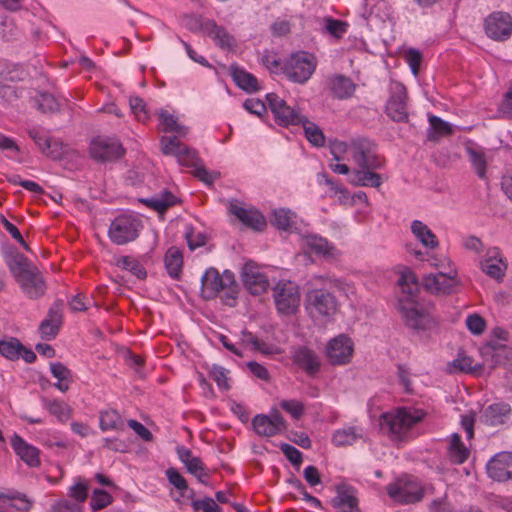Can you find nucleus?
I'll return each instance as SVG.
<instances>
[{"label": "nucleus", "mask_w": 512, "mask_h": 512, "mask_svg": "<svg viewBox=\"0 0 512 512\" xmlns=\"http://www.w3.org/2000/svg\"><path fill=\"white\" fill-rule=\"evenodd\" d=\"M348 154L357 166L350 173V183L359 187H380L382 177L375 170L381 169L384 161L378 155L376 145L366 138L353 139Z\"/></svg>", "instance_id": "nucleus-1"}, {"label": "nucleus", "mask_w": 512, "mask_h": 512, "mask_svg": "<svg viewBox=\"0 0 512 512\" xmlns=\"http://www.w3.org/2000/svg\"><path fill=\"white\" fill-rule=\"evenodd\" d=\"M401 295L398 310L405 325L413 330H427L434 324L428 309L418 300L419 285L413 273H403L398 280Z\"/></svg>", "instance_id": "nucleus-2"}, {"label": "nucleus", "mask_w": 512, "mask_h": 512, "mask_svg": "<svg viewBox=\"0 0 512 512\" xmlns=\"http://www.w3.org/2000/svg\"><path fill=\"white\" fill-rule=\"evenodd\" d=\"M12 275L23 293L30 299H38L46 291V283L39 269L22 254H16L8 263Z\"/></svg>", "instance_id": "nucleus-3"}, {"label": "nucleus", "mask_w": 512, "mask_h": 512, "mask_svg": "<svg viewBox=\"0 0 512 512\" xmlns=\"http://www.w3.org/2000/svg\"><path fill=\"white\" fill-rule=\"evenodd\" d=\"M161 150L165 155H172L177 158L180 165L194 168V176L206 184H212L219 173L209 172L202 164L197 152L182 142L177 137L161 138Z\"/></svg>", "instance_id": "nucleus-4"}, {"label": "nucleus", "mask_w": 512, "mask_h": 512, "mask_svg": "<svg viewBox=\"0 0 512 512\" xmlns=\"http://www.w3.org/2000/svg\"><path fill=\"white\" fill-rule=\"evenodd\" d=\"M201 284L205 299H212L222 293L225 303L234 306L239 287L231 271L225 270L220 274L215 268H209L202 276Z\"/></svg>", "instance_id": "nucleus-5"}, {"label": "nucleus", "mask_w": 512, "mask_h": 512, "mask_svg": "<svg viewBox=\"0 0 512 512\" xmlns=\"http://www.w3.org/2000/svg\"><path fill=\"white\" fill-rule=\"evenodd\" d=\"M424 417L421 410L400 408L381 415L379 424L381 430L393 439H402L407 432Z\"/></svg>", "instance_id": "nucleus-6"}, {"label": "nucleus", "mask_w": 512, "mask_h": 512, "mask_svg": "<svg viewBox=\"0 0 512 512\" xmlns=\"http://www.w3.org/2000/svg\"><path fill=\"white\" fill-rule=\"evenodd\" d=\"M389 497L401 504H414L422 500L424 495L433 494L432 485L421 486L412 477H401L390 483L387 488Z\"/></svg>", "instance_id": "nucleus-7"}, {"label": "nucleus", "mask_w": 512, "mask_h": 512, "mask_svg": "<svg viewBox=\"0 0 512 512\" xmlns=\"http://www.w3.org/2000/svg\"><path fill=\"white\" fill-rule=\"evenodd\" d=\"M316 69L315 58L307 52H297L288 57L281 67V72L288 80L297 84L306 83Z\"/></svg>", "instance_id": "nucleus-8"}, {"label": "nucleus", "mask_w": 512, "mask_h": 512, "mask_svg": "<svg viewBox=\"0 0 512 512\" xmlns=\"http://www.w3.org/2000/svg\"><path fill=\"white\" fill-rule=\"evenodd\" d=\"M142 228V221L138 217L123 214L111 222L108 236L114 244L125 245L136 240Z\"/></svg>", "instance_id": "nucleus-9"}, {"label": "nucleus", "mask_w": 512, "mask_h": 512, "mask_svg": "<svg viewBox=\"0 0 512 512\" xmlns=\"http://www.w3.org/2000/svg\"><path fill=\"white\" fill-rule=\"evenodd\" d=\"M274 302L281 314H292L300 305L298 286L291 282H279L273 289Z\"/></svg>", "instance_id": "nucleus-10"}, {"label": "nucleus", "mask_w": 512, "mask_h": 512, "mask_svg": "<svg viewBox=\"0 0 512 512\" xmlns=\"http://www.w3.org/2000/svg\"><path fill=\"white\" fill-rule=\"evenodd\" d=\"M306 309L312 316H331L337 310V301L324 288H313L306 295Z\"/></svg>", "instance_id": "nucleus-11"}, {"label": "nucleus", "mask_w": 512, "mask_h": 512, "mask_svg": "<svg viewBox=\"0 0 512 512\" xmlns=\"http://www.w3.org/2000/svg\"><path fill=\"white\" fill-rule=\"evenodd\" d=\"M268 106L274 115L275 121L284 127L289 125H300L303 121L304 115L298 110L289 106L283 99L275 93H268L266 95Z\"/></svg>", "instance_id": "nucleus-12"}, {"label": "nucleus", "mask_w": 512, "mask_h": 512, "mask_svg": "<svg viewBox=\"0 0 512 512\" xmlns=\"http://www.w3.org/2000/svg\"><path fill=\"white\" fill-rule=\"evenodd\" d=\"M386 114L395 122L408 121L407 90L403 84H392L386 103Z\"/></svg>", "instance_id": "nucleus-13"}, {"label": "nucleus", "mask_w": 512, "mask_h": 512, "mask_svg": "<svg viewBox=\"0 0 512 512\" xmlns=\"http://www.w3.org/2000/svg\"><path fill=\"white\" fill-rule=\"evenodd\" d=\"M125 150L115 138L98 137L91 141L90 156L98 162H111L123 156Z\"/></svg>", "instance_id": "nucleus-14"}, {"label": "nucleus", "mask_w": 512, "mask_h": 512, "mask_svg": "<svg viewBox=\"0 0 512 512\" xmlns=\"http://www.w3.org/2000/svg\"><path fill=\"white\" fill-rule=\"evenodd\" d=\"M457 285V271L455 268H449L448 271H438L436 274H428L423 278L425 289L435 294H450Z\"/></svg>", "instance_id": "nucleus-15"}, {"label": "nucleus", "mask_w": 512, "mask_h": 512, "mask_svg": "<svg viewBox=\"0 0 512 512\" xmlns=\"http://www.w3.org/2000/svg\"><path fill=\"white\" fill-rule=\"evenodd\" d=\"M487 36L496 41H505L512 34V18L508 13L493 12L485 19Z\"/></svg>", "instance_id": "nucleus-16"}, {"label": "nucleus", "mask_w": 512, "mask_h": 512, "mask_svg": "<svg viewBox=\"0 0 512 512\" xmlns=\"http://www.w3.org/2000/svg\"><path fill=\"white\" fill-rule=\"evenodd\" d=\"M353 350L352 340L341 334L328 342L326 356L332 365H344L350 362Z\"/></svg>", "instance_id": "nucleus-17"}, {"label": "nucleus", "mask_w": 512, "mask_h": 512, "mask_svg": "<svg viewBox=\"0 0 512 512\" xmlns=\"http://www.w3.org/2000/svg\"><path fill=\"white\" fill-rule=\"evenodd\" d=\"M241 278L245 288L252 295H261L266 292L269 282L265 274L254 262H246L241 271Z\"/></svg>", "instance_id": "nucleus-18"}, {"label": "nucleus", "mask_w": 512, "mask_h": 512, "mask_svg": "<svg viewBox=\"0 0 512 512\" xmlns=\"http://www.w3.org/2000/svg\"><path fill=\"white\" fill-rule=\"evenodd\" d=\"M487 473L499 482L512 479V453L502 452L494 456L487 464Z\"/></svg>", "instance_id": "nucleus-19"}, {"label": "nucleus", "mask_w": 512, "mask_h": 512, "mask_svg": "<svg viewBox=\"0 0 512 512\" xmlns=\"http://www.w3.org/2000/svg\"><path fill=\"white\" fill-rule=\"evenodd\" d=\"M27 133L39 147L40 151L47 157L58 159L63 154L62 144L58 141H53L44 130L38 127H31L27 130Z\"/></svg>", "instance_id": "nucleus-20"}, {"label": "nucleus", "mask_w": 512, "mask_h": 512, "mask_svg": "<svg viewBox=\"0 0 512 512\" xmlns=\"http://www.w3.org/2000/svg\"><path fill=\"white\" fill-rule=\"evenodd\" d=\"M201 29L204 34L210 37L220 48L231 50L236 47L235 38L225 27L217 25L214 20L207 19L203 21L201 23Z\"/></svg>", "instance_id": "nucleus-21"}, {"label": "nucleus", "mask_w": 512, "mask_h": 512, "mask_svg": "<svg viewBox=\"0 0 512 512\" xmlns=\"http://www.w3.org/2000/svg\"><path fill=\"white\" fill-rule=\"evenodd\" d=\"M292 360L294 364L304 370L309 376L316 375L321 367L318 355L313 350L305 346H300L294 349Z\"/></svg>", "instance_id": "nucleus-22"}, {"label": "nucleus", "mask_w": 512, "mask_h": 512, "mask_svg": "<svg viewBox=\"0 0 512 512\" xmlns=\"http://www.w3.org/2000/svg\"><path fill=\"white\" fill-rule=\"evenodd\" d=\"M326 87L331 96L339 100L351 98L356 90L355 83L349 77L340 74L329 76Z\"/></svg>", "instance_id": "nucleus-23"}, {"label": "nucleus", "mask_w": 512, "mask_h": 512, "mask_svg": "<svg viewBox=\"0 0 512 512\" xmlns=\"http://www.w3.org/2000/svg\"><path fill=\"white\" fill-rule=\"evenodd\" d=\"M62 324V313L60 304L55 303L48 312L47 317L41 322L39 331L42 338L51 340L58 334Z\"/></svg>", "instance_id": "nucleus-24"}, {"label": "nucleus", "mask_w": 512, "mask_h": 512, "mask_svg": "<svg viewBox=\"0 0 512 512\" xmlns=\"http://www.w3.org/2000/svg\"><path fill=\"white\" fill-rule=\"evenodd\" d=\"M177 454L188 472L196 476L201 483H205L208 475L205 472L201 459L193 456L191 450L184 446H179L177 448Z\"/></svg>", "instance_id": "nucleus-25"}, {"label": "nucleus", "mask_w": 512, "mask_h": 512, "mask_svg": "<svg viewBox=\"0 0 512 512\" xmlns=\"http://www.w3.org/2000/svg\"><path fill=\"white\" fill-rule=\"evenodd\" d=\"M11 445L15 453L30 467H37L40 465L39 450L25 442L20 436L14 435L11 440Z\"/></svg>", "instance_id": "nucleus-26"}, {"label": "nucleus", "mask_w": 512, "mask_h": 512, "mask_svg": "<svg viewBox=\"0 0 512 512\" xmlns=\"http://www.w3.org/2000/svg\"><path fill=\"white\" fill-rule=\"evenodd\" d=\"M230 212L247 227L255 230H262L266 226V221L263 215L257 210L246 209L232 204L230 206Z\"/></svg>", "instance_id": "nucleus-27"}, {"label": "nucleus", "mask_w": 512, "mask_h": 512, "mask_svg": "<svg viewBox=\"0 0 512 512\" xmlns=\"http://www.w3.org/2000/svg\"><path fill=\"white\" fill-rule=\"evenodd\" d=\"M511 413L508 403L497 402L489 405L482 413V421L490 426L501 425L506 422Z\"/></svg>", "instance_id": "nucleus-28"}, {"label": "nucleus", "mask_w": 512, "mask_h": 512, "mask_svg": "<svg viewBox=\"0 0 512 512\" xmlns=\"http://www.w3.org/2000/svg\"><path fill=\"white\" fill-rule=\"evenodd\" d=\"M304 245L311 252L324 258H336L339 255L338 250L327 241V239L318 235H307L303 239Z\"/></svg>", "instance_id": "nucleus-29"}, {"label": "nucleus", "mask_w": 512, "mask_h": 512, "mask_svg": "<svg viewBox=\"0 0 512 512\" xmlns=\"http://www.w3.org/2000/svg\"><path fill=\"white\" fill-rule=\"evenodd\" d=\"M364 438V430L359 426H344L332 435V443L336 447L350 446Z\"/></svg>", "instance_id": "nucleus-30"}, {"label": "nucleus", "mask_w": 512, "mask_h": 512, "mask_svg": "<svg viewBox=\"0 0 512 512\" xmlns=\"http://www.w3.org/2000/svg\"><path fill=\"white\" fill-rule=\"evenodd\" d=\"M333 505L337 508H342L340 512H359L358 501L353 494L352 489L348 487H340L337 490V495L333 499Z\"/></svg>", "instance_id": "nucleus-31"}, {"label": "nucleus", "mask_w": 512, "mask_h": 512, "mask_svg": "<svg viewBox=\"0 0 512 512\" xmlns=\"http://www.w3.org/2000/svg\"><path fill=\"white\" fill-rule=\"evenodd\" d=\"M429 130L427 138L429 141L436 142L441 137L450 136L453 133L452 125L438 116L429 114L428 115Z\"/></svg>", "instance_id": "nucleus-32"}, {"label": "nucleus", "mask_w": 512, "mask_h": 512, "mask_svg": "<svg viewBox=\"0 0 512 512\" xmlns=\"http://www.w3.org/2000/svg\"><path fill=\"white\" fill-rule=\"evenodd\" d=\"M411 232L422 243L423 246L434 249L438 246L436 235L422 221L414 220L411 223Z\"/></svg>", "instance_id": "nucleus-33"}, {"label": "nucleus", "mask_w": 512, "mask_h": 512, "mask_svg": "<svg viewBox=\"0 0 512 512\" xmlns=\"http://www.w3.org/2000/svg\"><path fill=\"white\" fill-rule=\"evenodd\" d=\"M469 456V450L465 447L461 441L459 434L454 433L451 435L449 446H448V457L454 464L464 463Z\"/></svg>", "instance_id": "nucleus-34"}, {"label": "nucleus", "mask_w": 512, "mask_h": 512, "mask_svg": "<svg viewBox=\"0 0 512 512\" xmlns=\"http://www.w3.org/2000/svg\"><path fill=\"white\" fill-rule=\"evenodd\" d=\"M164 263L168 274L172 278L178 279L183 266V256L181 251L175 247L169 248L166 252Z\"/></svg>", "instance_id": "nucleus-35"}, {"label": "nucleus", "mask_w": 512, "mask_h": 512, "mask_svg": "<svg viewBox=\"0 0 512 512\" xmlns=\"http://www.w3.org/2000/svg\"><path fill=\"white\" fill-rule=\"evenodd\" d=\"M141 201L147 207H150L155 211L162 213L166 211L169 207L176 204L177 198L171 192L165 190L163 193L159 195L147 199H142Z\"/></svg>", "instance_id": "nucleus-36"}, {"label": "nucleus", "mask_w": 512, "mask_h": 512, "mask_svg": "<svg viewBox=\"0 0 512 512\" xmlns=\"http://www.w3.org/2000/svg\"><path fill=\"white\" fill-rule=\"evenodd\" d=\"M99 426L102 431H119L124 429V421L116 410L108 409L100 412Z\"/></svg>", "instance_id": "nucleus-37"}, {"label": "nucleus", "mask_w": 512, "mask_h": 512, "mask_svg": "<svg viewBox=\"0 0 512 512\" xmlns=\"http://www.w3.org/2000/svg\"><path fill=\"white\" fill-rule=\"evenodd\" d=\"M232 77L236 85L246 92H256L259 90L257 78L243 69H233Z\"/></svg>", "instance_id": "nucleus-38"}, {"label": "nucleus", "mask_w": 512, "mask_h": 512, "mask_svg": "<svg viewBox=\"0 0 512 512\" xmlns=\"http://www.w3.org/2000/svg\"><path fill=\"white\" fill-rule=\"evenodd\" d=\"M300 125L304 129L305 136L307 140L314 146L320 147L325 143V136L318 125L311 122L307 119V117H303V121L300 122Z\"/></svg>", "instance_id": "nucleus-39"}, {"label": "nucleus", "mask_w": 512, "mask_h": 512, "mask_svg": "<svg viewBox=\"0 0 512 512\" xmlns=\"http://www.w3.org/2000/svg\"><path fill=\"white\" fill-rule=\"evenodd\" d=\"M159 118L164 132H174L177 138L184 137L188 133V128L179 124L177 119L167 111L162 110L159 113Z\"/></svg>", "instance_id": "nucleus-40"}, {"label": "nucleus", "mask_w": 512, "mask_h": 512, "mask_svg": "<svg viewBox=\"0 0 512 512\" xmlns=\"http://www.w3.org/2000/svg\"><path fill=\"white\" fill-rule=\"evenodd\" d=\"M50 371L58 382L55 384V387L59 389L61 392H66L69 389V381L71 379L70 370L60 362L51 363Z\"/></svg>", "instance_id": "nucleus-41"}, {"label": "nucleus", "mask_w": 512, "mask_h": 512, "mask_svg": "<svg viewBox=\"0 0 512 512\" xmlns=\"http://www.w3.org/2000/svg\"><path fill=\"white\" fill-rule=\"evenodd\" d=\"M166 476L170 482L179 492L180 497H191L193 491L188 488L185 478L174 468L166 470Z\"/></svg>", "instance_id": "nucleus-42"}, {"label": "nucleus", "mask_w": 512, "mask_h": 512, "mask_svg": "<svg viewBox=\"0 0 512 512\" xmlns=\"http://www.w3.org/2000/svg\"><path fill=\"white\" fill-rule=\"evenodd\" d=\"M24 346L16 338H10L8 341H0V354L9 360H17Z\"/></svg>", "instance_id": "nucleus-43"}, {"label": "nucleus", "mask_w": 512, "mask_h": 512, "mask_svg": "<svg viewBox=\"0 0 512 512\" xmlns=\"http://www.w3.org/2000/svg\"><path fill=\"white\" fill-rule=\"evenodd\" d=\"M252 425L260 436L271 437L278 434L267 415H256L252 420Z\"/></svg>", "instance_id": "nucleus-44"}, {"label": "nucleus", "mask_w": 512, "mask_h": 512, "mask_svg": "<svg viewBox=\"0 0 512 512\" xmlns=\"http://www.w3.org/2000/svg\"><path fill=\"white\" fill-rule=\"evenodd\" d=\"M117 265L122 269L128 270L138 279H144L147 275L143 265L137 259L131 256H122L120 259H118Z\"/></svg>", "instance_id": "nucleus-45"}, {"label": "nucleus", "mask_w": 512, "mask_h": 512, "mask_svg": "<svg viewBox=\"0 0 512 512\" xmlns=\"http://www.w3.org/2000/svg\"><path fill=\"white\" fill-rule=\"evenodd\" d=\"M311 283L315 286L324 285L328 288H335L338 291H346V283L342 279L333 278L330 276L316 275L311 278Z\"/></svg>", "instance_id": "nucleus-46"}, {"label": "nucleus", "mask_w": 512, "mask_h": 512, "mask_svg": "<svg viewBox=\"0 0 512 512\" xmlns=\"http://www.w3.org/2000/svg\"><path fill=\"white\" fill-rule=\"evenodd\" d=\"M45 407L52 415L56 416L60 421H65L69 418L70 409L68 405L63 401H46Z\"/></svg>", "instance_id": "nucleus-47"}, {"label": "nucleus", "mask_w": 512, "mask_h": 512, "mask_svg": "<svg viewBox=\"0 0 512 512\" xmlns=\"http://www.w3.org/2000/svg\"><path fill=\"white\" fill-rule=\"evenodd\" d=\"M470 161L474 170L476 171L479 178L484 179L486 177V158L484 153L469 149L468 150Z\"/></svg>", "instance_id": "nucleus-48"}, {"label": "nucleus", "mask_w": 512, "mask_h": 512, "mask_svg": "<svg viewBox=\"0 0 512 512\" xmlns=\"http://www.w3.org/2000/svg\"><path fill=\"white\" fill-rule=\"evenodd\" d=\"M292 213L286 209H276L273 212V224L282 230H288L292 225Z\"/></svg>", "instance_id": "nucleus-49"}, {"label": "nucleus", "mask_w": 512, "mask_h": 512, "mask_svg": "<svg viewBox=\"0 0 512 512\" xmlns=\"http://www.w3.org/2000/svg\"><path fill=\"white\" fill-rule=\"evenodd\" d=\"M68 496L75 500L74 503L85 502L88 496V485L82 480L77 481L73 486L69 488Z\"/></svg>", "instance_id": "nucleus-50"}, {"label": "nucleus", "mask_w": 512, "mask_h": 512, "mask_svg": "<svg viewBox=\"0 0 512 512\" xmlns=\"http://www.w3.org/2000/svg\"><path fill=\"white\" fill-rule=\"evenodd\" d=\"M347 23L341 20L327 18L325 19L326 31L335 38H341L347 32Z\"/></svg>", "instance_id": "nucleus-51"}, {"label": "nucleus", "mask_w": 512, "mask_h": 512, "mask_svg": "<svg viewBox=\"0 0 512 512\" xmlns=\"http://www.w3.org/2000/svg\"><path fill=\"white\" fill-rule=\"evenodd\" d=\"M111 501L112 497L108 492L101 489H95L92 494L90 505L93 510H99L108 506Z\"/></svg>", "instance_id": "nucleus-52"}, {"label": "nucleus", "mask_w": 512, "mask_h": 512, "mask_svg": "<svg viewBox=\"0 0 512 512\" xmlns=\"http://www.w3.org/2000/svg\"><path fill=\"white\" fill-rule=\"evenodd\" d=\"M129 105L132 113L135 115L138 121L145 122L148 119V113L146 111V105L143 99L137 96H131L129 98Z\"/></svg>", "instance_id": "nucleus-53"}, {"label": "nucleus", "mask_w": 512, "mask_h": 512, "mask_svg": "<svg viewBox=\"0 0 512 512\" xmlns=\"http://www.w3.org/2000/svg\"><path fill=\"white\" fill-rule=\"evenodd\" d=\"M451 365L461 372L471 373L476 371L477 364H474V360L466 355L459 354L458 357L453 360ZM478 368L481 369V365H478Z\"/></svg>", "instance_id": "nucleus-54"}, {"label": "nucleus", "mask_w": 512, "mask_h": 512, "mask_svg": "<svg viewBox=\"0 0 512 512\" xmlns=\"http://www.w3.org/2000/svg\"><path fill=\"white\" fill-rule=\"evenodd\" d=\"M38 109L44 113L47 112H55L59 108V103L56 98L49 93H43L39 96L38 100Z\"/></svg>", "instance_id": "nucleus-55"}, {"label": "nucleus", "mask_w": 512, "mask_h": 512, "mask_svg": "<svg viewBox=\"0 0 512 512\" xmlns=\"http://www.w3.org/2000/svg\"><path fill=\"white\" fill-rule=\"evenodd\" d=\"M404 59L410 66L413 75L417 76L419 73L420 64L422 60L421 53L417 49L409 48L404 53Z\"/></svg>", "instance_id": "nucleus-56"}, {"label": "nucleus", "mask_w": 512, "mask_h": 512, "mask_svg": "<svg viewBox=\"0 0 512 512\" xmlns=\"http://www.w3.org/2000/svg\"><path fill=\"white\" fill-rule=\"evenodd\" d=\"M210 377L217 383L220 389L228 390L230 388L227 379V371L218 365H213L210 369Z\"/></svg>", "instance_id": "nucleus-57"}, {"label": "nucleus", "mask_w": 512, "mask_h": 512, "mask_svg": "<svg viewBox=\"0 0 512 512\" xmlns=\"http://www.w3.org/2000/svg\"><path fill=\"white\" fill-rule=\"evenodd\" d=\"M280 407L295 419H298L304 412L303 403L295 399L281 401Z\"/></svg>", "instance_id": "nucleus-58"}, {"label": "nucleus", "mask_w": 512, "mask_h": 512, "mask_svg": "<svg viewBox=\"0 0 512 512\" xmlns=\"http://www.w3.org/2000/svg\"><path fill=\"white\" fill-rule=\"evenodd\" d=\"M466 325L469 331L475 335H480L485 330V321L478 314L469 315L466 319Z\"/></svg>", "instance_id": "nucleus-59"}, {"label": "nucleus", "mask_w": 512, "mask_h": 512, "mask_svg": "<svg viewBox=\"0 0 512 512\" xmlns=\"http://www.w3.org/2000/svg\"><path fill=\"white\" fill-rule=\"evenodd\" d=\"M52 512H82V506L78 503H73L67 499L56 501L52 507Z\"/></svg>", "instance_id": "nucleus-60"}, {"label": "nucleus", "mask_w": 512, "mask_h": 512, "mask_svg": "<svg viewBox=\"0 0 512 512\" xmlns=\"http://www.w3.org/2000/svg\"><path fill=\"white\" fill-rule=\"evenodd\" d=\"M192 507H193L194 511H200V510H202L203 512H218L219 511V506L210 497H205L204 499H200V500H194L192 502Z\"/></svg>", "instance_id": "nucleus-61"}, {"label": "nucleus", "mask_w": 512, "mask_h": 512, "mask_svg": "<svg viewBox=\"0 0 512 512\" xmlns=\"http://www.w3.org/2000/svg\"><path fill=\"white\" fill-rule=\"evenodd\" d=\"M482 270L493 278H500L503 275V268L500 261L487 259L482 263Z\"/></svg>", "instance_id": "nucleus-62"}, {"label": "nucleus", "mask_w": 512, "mask_h": 512, "mask_svg": "<svg viewBox=\"0 0 512 512\" xmlns=\"http://www.w3.org/2000/svg\"><path fill=\"white\" fill-rule=\"evenodd\" d=\"M281 451L293 465L298 466L301 464L302 453L294 446L284 443L281 445Z\"/></svg>", "instance_id": "nucleus-63"}, {"label": "nucleus", "mask_w": 512, "mask_h": 512, "mask_svg": "<svg viewBox=\"0 0 512 512\" xmlns=\"http://www.w3.org/2000/svg\"><path fill=\"white\" fill-rule=\"evenodd\" d=\"M499 112L507 118H512V86L504 94V98L499 106Z\"/></svg>", "instance_id": "nucleus-64"}]
</instances>
